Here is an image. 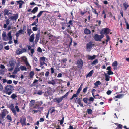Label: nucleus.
<instances>
[{"label": "nucleus", "instance_id": "13d9d810", "mask_svg": "<svg viewBox=\"0 0 129 129\" xmlns=\"http://www.w3.org/2000/svg\"><path fill=\"white\" fill-rule=\"evenodd\" d=\"M15 108L16 109V111L17 112H19L20 109L19 108L18 106L17 105L16 106H15Z\"/></svg>", "mask_w": 129, "mask_h": 129}, {"label": "nucleus", "instance_id": "bb28decb", "mask_svg": "<svg viewBox=\"0 0 129 129\" xmlns=\"http://www.w3.org/2000/svg\"><path fill=\"white\" fill-rule=\"evenodd\" d=\"M93 73L94 71L93 70L91 71L86 76V78L91 76Z\"/></svg>", "mask_w": 129, "mask_h": 129}, {"label": "nucleus", "instance_id": "79ce46f5", "mask_svg": "<svg viewBox=\"0 0 129 129\" xmlns=\"http://www.w3.org/2000/svg\"><path fill=\"white\" fill-rule=\"evenodd\" d=\"M66 31L68 33H69L70 35H73V33L72 32V31L71 29H66Z\"/></svg>", "mask_w": 129, "mask_h": 129}, {"label": "nucleus", "instance_id": "680f3d73", "mask_svg": "<svg viewBox=\"0 0 129 129\" xmlns=\"http://www.w3.org/2000/svg\"><path fill=\"white\" fill-rule=\"evenodd\" d=\"M32 30L34 31H36L38 30V28L36 27H34L32 28Z\"/></svg>", "mask_w": 129, "mask_h": 129}, {"label": "nucleus", "instance_id": "9d476101", "mask_svg": "<svg viewBox=\"0 0 129 129\" xmlns=\"http://www.w3.org/2000/svg\"><path fill=\"white\" fill-rule=\"evenodd\" d=\"M75 102L76 103H78L81 107H83V104L82 103V100L79 98H77L76 99Z\"/></svg>", "mask_w": 129, "mask_h": 129}, {"label": "nucleus", "instance_id": "72a5a7b5", "mask_svg": "<svg viewBox=\"0 0 129 129\" xmlns=\"http://www.w3.org/2000/svg\"><path fill=\"white\" fill-rule=\"evenodd\" d=\"M27 50L26 49V48H22V51H19V52L18 54H21L22 52H26Z\"/></svg>", "mask_w": 129, "mask_h": 129}, {"label": "nucleus", "instance_id": "5fc2aeb1", "mask_svg": "<svg viewBox=\"0 0 129 129\" xmlns=\"http://www.w3.org/2000/svg\"><path fill=\"white\" fill-rule=\"evenodd\" d=\"M64 120V117L63 116L62 117V119L60 121V124L61 125L63 123Z\"/></svg>", "mask_w": 129, "mask_h": 129}, {"label": "nucleus", "instance_id": "b1692460", "mask_svg": "<svg viewBox=\"0 0 129 129\" xmlns=\"http://www.w3.org/2000/svg\"><path fill=\"white\" fill-rule=\"evenodd\" d=\"M34 34H33L30 36L29 38V41L30 42H33L34 38Z\"/></svg>", "mask_w": 129, "mask_h": 129}, {"label": "nucleus", "instance_id": "2f4dec72", "mask_svg": "<svg viewBox=\"0 0 129 129\" xmlns=\"http://www.w3.org/2000/svg\"><path fill=\"white\" fill-rule=\"evenodd\" d=\"M20 70V68L18 67L15 68L13 72V73L16 74Z\"/></svg>", "mask_w": 129, "mask_h": 129}, {"label": "nucleus", "instance_id": "a19ab883", "mask_svg": "<svg viewBox=\"0 0 129 129\" xmlns=\"http://www.w3.org/2000/svg\"><path fill=\"white\" fill-rule=\"evenodd\" d=\"M87 112L88 114L91 115L93 111L91 109H87Z\"/></svg>", "mask_w": 129, "mask_h": 129}, {"label": "nucleus", "instance_id": "4d7b16f0", "mask_svg": "<svg viewBox=\"0 0 129 129\" xmlns=\"http://www.w3.org/2000/svg\"><path fill=\"white\" fill-rule=\"evenodd\" d=\"M17 97L16 95L15 94H13L11 95V97L13 99H15L16 97Z\"/></svg>", "mask_w": 129, "mask_h": 129}, {"label": "nucleus", "instance_id": "49530a36", "mask_svg": "<svg viewBox=\"0 0 129 129\" xmlns=\"http://www.w3.org/2000/svg\"><path fill=\"white\" fill-rule=\"evenodd\" d=\"M105 36L106 37L107 39H106V43H107L108 42V41L110 40V38L109 36L107 34H105Z\"/></svg>", "mask_w": 129, "mask_h": 129}, {"label": "nucleus", "instance_id": "4be33fe9", "mask_svg": "<svg viewBox=\"0 0 129 129\" xmlns=\"http://www.w3.org/2000/svg\"><path fill=\"white\" fill-rule=\"evenodd\" d=\"M7 36L9 38V40L11 41L12 40V38L11 36V31L9 32L7 34Z\"/></svg>", "mask_w": 129, "mask_h": 129}, {"label": "nucleus", "instance_id": "603ef678", "mask_svg": "<svg viewBox=\"0 0 129 129\" xmlns=\"http://www.w3.org/2000/svg\"><path fill=\"white\" fill-rule=\"evenodd\" d=\"M113 74L114 73L111 70L108 71L107 72V74H108V75H113Z\"/></svg>", "mask_w": 129, "mask_h": 129}, {"label": "nucleus", "instance_id": "dca6fc26", "mask_svg": "<svg viewBox=\"0 0 129 129\" xmlns=\"http://www.w3.org/2000/svg\"><path fill=\"white\" fill-rule=\"evenodd\" d=\"M23 31V30L22 29H20L18 31V32L17 33L15 34V36L16 37V39H18V37L19 35L21 34Z\"/></svg>", "mask_w": 129, "mask_h": 129}, {"label": "nucleus", "instance_id": "6e6d98bb", "mask_svg": "<svg viewBox=\"0 0 129 129\" xmlns=\"http://www.w3.org/2000/svg\"><path fill=\"white\" fill-rule=\"evenodd\" d=\"M9 91H5V93H6V94H8V95H10L12 93V92L11 91H10L9 92Z\"/></svg>", "mask_w": 129, "mask_h": 129}, {"label": "nucleus", "instance_id": "4c0bfd02", "mask_svg": "<svg viewBox=\"0 0 129 129\" xmlns=\"http://www.w3.org/2000/svg\"><path fill=\"white\" fill-rule=\"evenodd\" d=\"M43 94V92L42 90H39L37 92H35L34 94H36L39 95H41Z\"/></svg>", "mask_w": 129, "mask_h": 129}, {"label": "nucleus", "instance_id": "423d86ee", "mask_svg": "<svg viewBox=\"0 0 129 129\" xmlns=\"http://www.w3.org/2000/svg\"><path fill=\"white\" fill-rule=\"evenodd\" d=\"M83 61L81 59H79L77 61V67L79 69H81L83 66Z\"/></svg>", "mask_w": 129, "mask_h": 129}, {"label": "nucleus", "instance_id": "f257e3e1", "mask_svg": "<svg viewBox=\"0 0 129 129\" xmlns=\"http://www.w3.org/2000/svg\"><path fill=\"white\" fill-rule=\"evenodd\" d=\"M104 37V34H101V35H99L97 34H95L94 38L96 41H101V39L103 38Z\"/></svg>", "mask_w": 129, "mask_h": 129}, {"label": "nucleus", "instance_id": "ddd939ff", "mask_svg": "<svg viewBox=\"0 0 129 129\" xmlns=\"http://www.w3.org/2000/svg\"><path fill=\"white\" fill-rule=\"evenodd\" d=\"M63 98L62 97L58 98H56L53 100L54 102H57L58 104L60 103L63 100Z\"/></svg>", "mask_w": 129, "mask_h": 129}, {"label": "nucleus", "instance_id": "bf43d9fd", "mask_svg": "<svg viewBox=\"0 0 129 129\" xmlns=\"http://www.w3.org/2000/svg\"><path fill=\"white\" fill-rule=\"evenodd\" d=\"M49 74V71H47L45 73V76L47 77H48Z\"/></svg>", "mask_w": 129, "mask_h": 129}, {"label": "nucleus", "instance_id": "7c9ffc66", "mask_svg": "<svg viewBox=\"0 0 129 129\" xmlns=\"http://www.w3.org/2000/svg\"><path fill=\"white\" fill-rule=\"evenodd\" d=\"M35 101L34 100H31L30 102L29 103V106L30 107H32L35 104Z\"/></svg>", "mask_w": 129, "mask_h": 129}, {"label": "nucleus", "instance_id": "0eeeda50", "mask_svg": "<svg viewBox=\"0 0 129 129\" xmlns=\"http://www.w3.org/2000/svg\"><path fill=\"white\" fill-rule=\"evenodd\" d=\"M46 59L45 57H42L40 58V64L41 66H43L44 65L47 66V64L45 62Z\"/></svg>", "mask_w": 129, "mask_h": 129}, {"label": "nucleus", "instance_id": "5701e85b", "mask_svg": "<svg viewBox=\"0 0 129 129\" xmlns=\"http://www.w3.org/2000/svg\"><path fill=\"white\" fill-rule=\"evenodd\" d=\"M123 5L125 8L124 10H126L128 7L129 6V5L127 3L125 2L123 3Z\"/></svg>", "mask_w": 129, "mask_h": 129}, {"label": "nucleus", "instance_id": "ea45409f", "mask_svg": "<svg viewBox=\"0 0 129 129\" xmlns=\"http://www.w3.org/2000/svg\"><path fill=\"white\" fill-rule=\"evenodd\" d=\"M26 66L27 67V69H30L31 68V67L28 61L25 63Z\"/></svg>", "mask_w": 129, "mask_h": 129}, {"label": "nucleus", "instance_id": "de8ad7c7", "mask_svg": "<svg viewBox=\"0 0 129 129\" xmlns=\"http://www.w3.org/2000/svg\"><path fill=\"white\" fill-rule=\"evenodd\" d=\"M117 65V62L116 61H115L114 62H113L112 64V65L113 66L116 67Z\"/></svg>", "mask_w": 129, "mask_h": 129}, {"label": "nucleus", "instance_id": "e433bc0d", "mask_svg": "<svg viewBox=\"0 0 129 129\" xmlns=\"http://www.w3.org/2000/svg\"><path fill=\"white\" fill-rule=\"evenodd\" d=\"M34 73L33 71H31L29 73V75L31 79L33 78V76L34 75Z\"/></svg>", "mask_w": 129, "mask_h": 129}, {"label": "nucleus", "instance_id": "20e7f679", "mask_svg": "<svg viewBox=\"0 0 129 129\" xmlns=\"http://www.w3.org/2000/svg\"><path fill=\"white\" fill-rule=\"evenodd\" d=\"M92 43L93 42L90 41L87 44L86 47L87 50H88L89 51L91 50L92 46L94 45V44H92Z\"/></svg>", "mask_w": 129, "mask_h": 129}, {"label": "nucleus", "instance_id": "f03ea898", "mask_svg": "<svg viewBox=\"0 0 129 129\" xmlns=\"http://www.w3.org/2000/svg\"><path fill=\"white\" fill-rule=\"evenodd\" d=\"M52 88L50 87L47 88V90L44 93V96L46 97H48L51 94L52 91Z\"/></svg>", "mask_w": 129, "mask_h": 129}, {"label": "nucleus", "instance_id": "7ed1b4c3", "mask_svg": "<svg viewBox=\"0 0 129 129\" xmlns=\"http://www.w3.org/2000/svg\"><path fill=\"white\" fill-rule=\"evenodd\" d=\"M20 122L21 123L22 126L26 125V118L23 116L22 117H20Z\"/></svg>", "mask_w": 129, "mask_h": 129}, {"label": "nucleus", "instance_id": "f704fd0d", "mask_svg": "<svg viewBox=\"0 0 129 129\" xmlns=\"http://www.w3.org/2000/svg\"><path fill=\"white\" fill-rule=\"evenodd\" d=\"M98 62V60L97 59H96L94 60L91 63V64L92 66H93L97 64Z\"/></svg>", "mask_w": 129, "mask_h": 129}, {"label": "nucleus", "instance_id": "a18cd8bd", "mask_svg": "<svg viewBox=\"0 0 129 129\" xmlns=\"http://www.w3.org/2000/svg\"><path fill=\"white\" fill-rule=\"evenodd\" d=\"M7 119L8 120H9V122H11L12 121V118L9 115H7Z\"/></svg>", "mask_w": 129, "mask_h": 129}, {"label": "nucleus", "instance_id": "58836bf2", "mask_svg": "<svg viewBox=\"0 0 129 129\" xmlns=\"http://www.w3.org/2000/svg\"><path fill=\"white\" fill-rule=\"evenodd\" d=\"M14 60H11L10 61H9V63L10 66L11 67H12V66H13L14 65Z\"/></svg>", "mask_w": 129, "mask_h": 129}, {"label": "nucleus", "instance_id": "3c124183", "mask_svg": "<svg viewBox=\"0 0 129 129\" xmlns=\"http://www.w3.org/2000/svg\"><path fill=\"white\" fill-rule=\"evenodd\" d=\"M83 101L85 103H87L88 99L87 98H84L83 99Z\"/></svg>", "mask_w": 129, "mask_h": 129}, {"label": "nucleus", "instance_id": "f8f14e48", "mask_svg": "<svg viewBox=\"0 0 129 129\" xmlns=\"http://www.w3.org/2000/svg\"><path fill=\"white\" fill-rule=\"evenodd\" d=\"M17 5H19V8L20 9L22 8V5L25 3V2L22 0H20L16 1Z\"/></svg>", "mask_w": 129, "mask_h": 129}, {"label": "nucleus", "instance_id": "473e14b6", "mask_svg": "<svg viewBox=\"0 0 129 129\" xmlns=\"http://www.w3.org/2000/svg\"><path fill=\"white\" fill-rule=\"evenodd\" d=\"M20 69L22 71L25 70L27 71V68L25 66H21L20 67Z\"/></svg>", "mask_w": 129, "mask_h": 129}, {"label": "nucleus", "instance_id": "e2e57ef3", "mask_svg": "<svg viewBox=\"0 0 129 129\" xmlns=\"http://www.w3.org/2000/svg\"><path fill=\"white\" fill-rule=\"evenodd\" d=\"M37 51L40 53L41 52L42 50V49L40 47H39L37 50Z\"/></svg>", "mask_w": 129, "mask_h": 129}, {"label": "nucleus", "instance_id": "338daca9", "mask_svg": "<svg viewBox=\"0 0 129 129\" xmlns=\"http://www.w3.org/2000/svg\"><path fill=\"white\" fill-rule=\"evenodd\" d=\"M12 83V81L10 80H8L7 82V83L8 84H11Z\"/></svg>", "mask_w": 129, "mask_h": 129}, {"label": "nucleus", "instance_id": "39448f33", "mask_svg": "<svg viewBox=\"0 0 129 129\" xmlns=\"http://www.w3.org/2000/svg\"><path fill=\"white\" fill-rule=\"evenodd\" d=\"M111 31V30L108 28H104L102 30L100 33V34H106L108 35L110 33Z\"/></svg>", "mask_w": 129, "mask_h": 129}, {"label": "nucleus", "instance_id": "c85d7f7f", "mask_svg": "<svg viewBox=\"0 0 129 129\" xmlns=\"http://www.w3.org/2000/svg\"><path fill=\"white\" fill-rule=\"evenodd\" d=\"M3 39L4 40L6 41L5 38L6 37V35L5 32H3L2 34Z\"/></svg>", "mask_w": 129, "mask_h": 129}, {"label": "nucleus", "instance_id": "774afa93", "mask_svg": "<svg viewBox=\"0 0 129 129\" xmlns=\"http://www.w3.org/2000/svg\"><path fill=\"white\" fill-rule=\"evenodd\" d=\"M94 100V98L92 97H91L88 99V100L89 101H93Z\"/></svg>", "mask_w": 129, "mask_h": 129}, {"label": "nucleus", "instance_id": "a878e982", "mask_svg": "<svg viewBox=\"0 0 129 129\" xmlns=\"http://www.w3.org/2000/svg\"><path fill=\"white\" fill-rule=\"evenodd\" d=\"M84 31V33L86 35L89 34L91 33V31L87 28L85 29Z\"/></svg>", "mask_w": 129, "mask_h": 129}, {"label": "nucleus", "instance_id": "393cba45", "mask_svg": "<svg viewBox=\"0 0 129 129\" xmlns=\"http://www.w3.org/2000/svg\"><path fill=\"white\" fill-rule=\"evenodd\" d=\"M105 77V80L106 81H109L110 80V76L109 75L107 74L106 73H104Z\"/></svg>", "mask_w": 129, "mask_h": 129}, {"label": "nucleus", "instance_id": "6e6552de", "mask_svg": "<svg viewBox=\"0 0 129 129\" xmlns=\"http://www.w3.org/2000/svg\"><path fill=\"white\" fill-rule=\"evenodd\" d=\"M5 91H12L14 89L13 87L10 85H8L5 87Z\"/></svg>", "mask_w": 129, "mask_h": 129}, {"label": "nucleus", "instance_id": "cd10ccee", "mask_svg": "<svg viewBox=\"0 0 129 129\" xmlns=\"http://www.w3.org/2000/svg\"><path fill=\"white\" fill-rule=\"evenodd\" d=\"M101 84V83L99 81H97L95 83H94L95 85L94 87V88H96L97 87L98 85H100Z\"/></svg>", "mask_w": 129, "mask_h": 129}, {"label": "nucleus", "instance_id": "69168bd1", "mask_svg": "<svg viewBox=\"0 0 129 129\" xmlns=\"http://www.w3.org/2000/svg\"><path fill=\"white\" fill-rule=\"evenodd\" d=\"M125 23L126 25V29H129V24L126 21H125Z\"/></svg>", "mask_w": 129, "mask_h": 129}, {"label": "nucleus", "instance_id": "8fccbe9b", "mask_svg": "<svg viewBox=\"0 0 129 129\" xmlns=\"http://www.w3.org/2000/svg\"><path fill=\"white\" fill-rule=\"evenodd\" d=\"M27 33L29 35H30V34L32 33H33L31 29H27Z\"/></svg>", "mask_w": 129, "mask_h": 129}, {"label": "nucleus", "instance_id": "f3484780", "mask_svg": "<svg viewBox=\"0 0 129 129\" xmlns=\"http://www.w3.org/2000/svg\"><path fill=\"white\" fill-rule=\"evenodd\" d=\"M88 59L89 60H93L96 57V56L95 55H93L92 56L88 55L87 56Z\"/></svg>", "mask_w": 129, "mask_h": 129}, {"label": "nucleus", "instance_id": "c9c22d12", "mask_svg": "<svg viewBox=\"0 0 129 129\" xmlns=\"http://www.w3.org/2000/svg\"><path fill=\"white\" fill-rule=\"evenodd\" d=\"M8 12H9V10L7 9H5L4 10V16L7 15L8 16L9 15L8 14Z\"/></svg>", "mask_w": 129, "mask_h": 129}, {"label": "nucleus", "instance_id": "37998d69", "mask_svg": "<svg viewBox=\"0 0 129 129\" xmlns=\"http://www.w3.org/2000/svg\"><path fill=\"white\" fill-rule=\"evenodd\" d=\"M55 80L57 82V83H58L60 84H61V82L63 81V80L61 79H56Z\"/></svg>", "mask_w": 129, "mask_h": 129}, {"label": "nucleus", "instance_id": "864d4df0", "mask_svg": "<svg viewBox=\"0 0 129 129\" xmlns=\"http://www.w3.org/2000/svg\"><path fill=\"white\" fill-rule=\"evenodd\" d=\"M123 96V95L122 94H120L117 95L115 96V98H121Z\"/></svg>", "mask_w": 129, "mask_h": 129}, {"label": "nucleus", "instance_id": "9b49d317", "mask_svg": "<svg viewBox=\"0 0 129 129\" xmlns=\"http://www.w3.org/2000/svg\"><path fill=\"white\" fill-rule=\"evenodd\" d=\"M7 114V110L5 109H3V110L2 112L0 114L2 119H3Z\"/></svg>", "mask_w": 129, "mask_h": 129}, {"label": "nucleus", "instance_id": "4468645a", "mask_svg": "<svg viewBox=\"0 0 129 129\" xmlns=\"http://www.w3.org/2000/svg\"><path fill=\"white\" fill-rule=\"evenodd\" d=\"M18 14H16L13 16H11L9 18L13 21L16 20L18 19Z\"/></svg>", "mask_w": 129, "mask_h": 129}, {"label": "nucleus", "instance_id": "c03bdc74", "mask_svg": "<svg viewBox=\"0 0 129 129\" xmlns=\"http://www.w3.org/2000/svg\"><path fill=\"white\" fill-rule=\"evenodd\" d=\"M74 23V21L72 20H70L68 22L67 24H70L71 25V26H72L73 25V24Z\"/></svg>", "mask_w": 129, "mask_h": 129}, {"label": "nucleus", "instance_id": "a211bd4d", "mask_svg": "<svg viewBox=\"0 0 129 129\" xmlns=\"http://www.w3.org/2000/svg\"><path fill=\"white\" fill-rule=\"evenodd\" d=\"M38 8L37 7L34 8L31 11V13L34 14L36 13L38 11Z\"/></svg>", "mask_w": 129, "mask_h": 129}, {"label": "nucleus", "instance_id": "052dcab7", "mask_svg": "<svg viewBox=\"0 0 129 129\" xmlns=\"http://www.w3.org/2000/svg\"><path fill=\"white\" fill-rule=\"evenodd\" d=\"M87 89L88 87H86L84 88L83 90V92L84 93H85L87 91Z\"/></svg>", "mask_w": 129, "mask_h": 129}, {"label": "nucleus", "instance_id": "09e8293b", "mask_svg": "<svg viewBox=\"0 0 129 129\" xmlns=\"http://www.w3.org/2000/svg\"><path fill=\"white\" fill-rule=\"evenodd\" d=\"M115 124L117 125H118L117 127L119 128L120 129H121L122 128V125L120 124H118L117 123H115Z\"/></svg>", "mask_w": 129, "mask_h": 129}, {"label": "nucleus", "instance_id": "aec40b11", "mask_svg": "<svg viewBox=\"0 0 129 129\" xmlns=\"http://www.w3.org/2000/svg\"><path fill=\"white\" fill-rule=\"evenodd\" d=\"M48 84H51L54 85L56 84L54 79H52L51 81L49 80L48 81Z\"/></svg>", "mask_w": 129, "mask_h": 129}, {"label": "nucleus", "instance_id": "412c9836", "mask_svg": "<svg viewBox=\"0 0 129 129\" xmlns=\"http://www.w3.org/2000/svg\"><path fill=\"white\" fill-rule=\"evenodd\" d=\"M46 12V11L44 10L41 11H40L39 12L37 15L36 17L38 18L40 17L41 16L43 12Z\"/></svg>", "mask_w": 129, "mask_h": 129}, {"label": "nucleus", "instance_id": "c756f323", "mask_svg": "<svg viewBox=\"0 0 129 129\" xmlns=\"http://www.w3.org/2000/svg\"><path fill=\"white\" fill-rule=\"evenodd\" d=\"M19 92L21 93H23L24 92V89L22 87H20L18 89Z\"/></svg>", "mask_w": 129, "mask_h": 129}, {"label": "nucleus", "instance_id": "6ab92c4d", "mask_svg": "<svg viewBox=\"0 0 129 129\" xmlns=\"http://www.w3.org/2000/svg\"><path fill=\"white\" fill-rule=\"evenodd\" d=\"M27 47L28 49L29 50H30L31 54L33 55L35 51L34 49H33L31 48V47L30 45H28Z\"/></svg>", "mask_w": 129, "mask_h": 129}, {"label": "nucleus", "instance_id": "2eb2a0df", "mask_svg": "<svg viewBox=\"0 0 129 129\" xmlns=\"http://www.w3.org/2000/svg\"><path fill=\"white\" fill-rule=\"evenodd\" d=\"M40 33H38L36 36L35 38V42L36 44L37 43L39 39Z\"/></svg>", "mask_w": 129, "mask_h": 129}, {"label": "nucleus", "instance_id": "0e129e2a", "mask_svg": "<svg viewBox=\"0 0 129 129\" xmlns=\"http://www.w3.org/2000/svg\"><path fill=\"white\" fill-rule=\"evenodd\" d=\"M50 70L51 71V73L52 74H53L54 72V68L53 67H51L50 69Z\"/></svg>", "mask_w": 129, "mask_h": 129}, {"label": "nucleus", "instance_id": "1a4fd4ad", "mask_svg": "<svg viewBox=\"0 0 129 129\" xmlns=\"http://www.w3.org/2000/svg\"><path fill=\"white\" fill-rule=\"evenodd\" d=\"M9 108L12 111V112L14 113V115L16 116L17 114L16 111L14 108V105L13 104H12L10 106H9Z\"/></svg>", "mask_w": 129, "mask_h": 129}]
</instances>
